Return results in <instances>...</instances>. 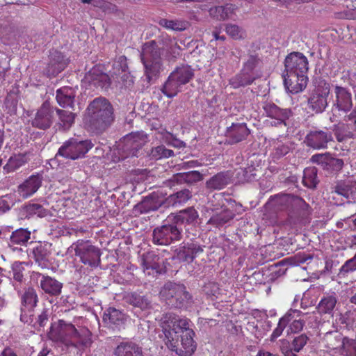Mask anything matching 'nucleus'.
<instances>
[{
    "label": "nucleus",
    "instance_id": "obj_1",
    "mask_svg": "<svg viewBox=\"0 0 356 356\" xmlns=\"http://www.w3.org/2000/svg\"><path fill=\"white\" fill-rule=\"evenodd\" d=\"M190 321L173 313H167L161 319L165 344L179 356H191L197 344L194 331L189 327Z\"/></svg>",
    "mask_w": 356,
    "mask_h": 356
},
{
    "label": "nucleus",
    "instance_id": "obj_2",
    "mask_svg": "<svg viewBox=\"0 0 356 356\" xmlns=\"http://www.w3.org/2000/svg\"><path fill=\"white\" fill-rule=\"evenodd\" d=\"M160 44L155 40L145 42L141 47L140 58L145 68V76L148 82L156 79L162 70V49L172 54H179V46L175 39L163 36Z\"/></svg>",
    "mask_w": 356,
    "mask_h": 356
},
{
    "label": "nucleus",
    "instance_id": "obj_3",
    "mask_svg": "<svg viewBox=\"0 0 356 356\" xmlns=\"http://www.w3.org/2000/svg\"><path fill=\"white\" fill-rule=\"evenodd\" d=\"M284 67L283 78L286 88L291 93L305 89L308 81L307 57L300 52H292L286 57Z\"/></svg>",
    "mask_w": 356,
    "mask_h": 356
},
{
    "label": "nucleus",
    "instance_id": "obj_4",
    "mask_svg": "<svg viewBox=\"0 0 356 356\" xmlns=\"http://www.w3.org/2000/svg\"><path fill=\"white\" fill-rule=\"evenodd\" d=\"M49 335L52 340L67 347H89L92 342V333L88 329L77 330L72 323L63 319L51 324Z\"/></svg>",
    "mask_w": 356,
    "mask_h": 356
},
{
    "label": "nucleus",
    "instance_id": "obj_5",
    "mask_svg": "<svg viewBox=\"0 0 356 356\" xmlns=\"http://www.w3.org/2000/svg\"><path fill=\"white\" fill-rule=\"evenodd\" d=\"M114 120L113 106L106 98H95L88 106L85 121L93 133H104Z\"/></svg>",
    "mask_w": 356,
    "mask_h": 356
},
{
    "label": "nucleus",
    "instance_id": "obj_6",
    "mask_svg": "<svg viewBox=\"0 0 356 356\" xmlns=\"http://www.w3.org/2000/svg\"><path fill=\"white\" fill-rule=\"evenodd\" d=\"M276 203L282 209L288 210V217L282 224L291 228L300 224L311 213L309 205L298 196L281 195L277 197Z\"/></svg>",
    "mask_w": 356,
    "mask_h": 356
},
{
    "label": "nucleus",
    "instance_id": "obj_7",
    "mask_svg": "<svg viewBox=\"0 0 356 356\" xmlns=\"http://www.w3.org/2000/svg\"><path fill=\"white\" fill-rule=\"evenodd\" d=\"M161 299L170 307H187L193 302V297L183 284L166 282L160 291Z\"/></svg>",
    "mask_w": 356,
    "mask_h": 356
},
{
    "label": "nucleus",
    "instance_id": "obj_8",
    "mask_svg": "<svg viewBox=\"0 0 356 356\" xmlns=\"http://www.w3.org/2000/svg\"><path fill=\"white\" fill-rule=\"evenodd\" d=\"M193 76V70L189 65L178 66L170 73L161 91L167 97L172 98L180 91V87L188 83Z\"/></svg>",
    "mask_w": 356,
    "mask_h": 356
},
{
    "label": "nucleus",
    "instance_id": "obj_9",
    "mask_svg": "<svg viewBox=\"0 0 356 356\" xmlns=\"http://www.w3.org/2000/svg\"><path fill=\"white\" fill-rule=\"evenodd\" d=\"M147 141V136L143 132L131 133L123 137L118 144L119 159L124 160L137 156V152Z\"/></svg>",
    "mask_w": 356,
    "mask_h": 356
},
{
    "label": "nucleus",
    "instance_id": "obj_10",
    "mask_svg": "<svg viewBox=\"0 0 356 356\" xmlns=\"http://www.w3.org/2000/svg\"><path fill=\"white\" fill-rule=\"evenodd\" d=\"M330 85L323 79L316 81L314 89L307 99L308 108L316 114L322 113L328 106Z\"/></svg>",
    "mask_w": 356,
    "mask_h": 356
},
{
    "label": "nucleus",
    "instance_id": "obj_11",
    "mask_svg": "<svg viewBox=\"0 0 356 356\" xmlns=\"http://www.w3.org/2000/svg\"><path fill=\"white\" fill-rule=\"evenodd\" d=\"M93 146L90 140H85L78 141L70 138L65 141L58 149L56 156H62L65 159L76 160L83 156Z\"/></svg>",
    "mask_w": 356,
    "mask_h": 356
},
{
    "label": "nucleus",
    "instance_id": "obj_12",
    "mask_svg": "<svg viewBox=\"0 0 356 356\" xmlns=\"http://www.w3.org/2000/svg\"><path fill=\"white\" fill-rule=\"evenodd\" d=\"M71 248L74 249L75 255L79 257L81 262L85 265L91 267L99 266L102 253L99 248L86 244L83 241L73 243Z\"/></svg>",
    "mask_w": 356,
    "mask_h": 356
},
{
    "label": "nucleus",
    "instance_id": "obj_13",
    "mask_svg": "<svg viewBox=\"0 0 356 356\" xmlns=\"http://www.w3.org/2000/svg\"><path fill=\"white\" fill-rule=\"evenodd\" d=\"M39 302V298L36 290L31 286L25 288L20 295L21 315L20 321L24 323L31 322V316L35 307Z\"/></svg>",
    "mask_w": 356,
    "mask_h": 356
},
{
    "label": "nucleus",
    "instance_id": "obj_14",
    "mask_svg": "<svg viewBox=\"0 0 356 356\" xmlns=\"http://www.w3.org/2000/svg\"><path fill=\"white\" fill-rule=\"evenodd\" d=\"M262 108L264 114L271 120L270 124L274 127H286V121L293 115L291 109L281 108L272 102H265Z\"/></svg>",
    "mask_w": 356,
    "mask_h": 356
},
{
    "label": "nucleus",
    "instance_id": "obj_15",
    "mask_svg": "<svg viewBox=\"0 0 356 356\" xmlns=\"http://www.w3.org/2000/svg\"><path fill=\"white\" fill-rule=\"evenodd\" d=\"M31 279L35 282L38 286L49 296L56 297L60 295L63 289V283L56 278L33 271Z\"/></svg>",
    "mask_w": 356,
    "mask_h": 356
},
{
    "label": "nucleus",
    "instance_id": "obj_16",
    "mask_svg": "<svg viewBox=\"0 0 356 356\" xmlns=\"http://www.w3.org/2000/svg\"><path fill=\"white\" fill-rule=\"evenodd\" d=\"M332 141V134L327 129L311 130L307 133L304 140L307 147L314 149H326L328 143Z\"/></svg>",
    "mask_w": 356,
    "mask_h": 356
},
{
    "label": "nucleus",
    "instance_id": "obj_17",
    "mask_svg": "<svg viewBox=\"0 0 356 356\" xmlns=\"http://www.w3.org/2000/svg\"><path fill=\"white\" fill-rule=\"evenodd\" d=\"M212 214L207 221V225H211L214 227L219 228L232 220L235 213L229 209L227 207L222 205L218 207L214 205L213 208H211Z\"/></svg>",
    "mask_w": 356,
    "mask_h": 356
},
{
    "label": "nucleus",
    "instance_id": "obj_18",
    "mask_svg": "<svg viewBox=\"0 0 356 356\" xmlns=\"http://www.w3.org/2000/svg\"><path fill=\"white\" fill-rule=\"evenodd\" d=\"M54 111L49 103L44 102L32 120V126L43 130L49 129L53 122Z\"/></svg>",
    "mask_w": 356,
    "mask_h": 356
},
{
    "label": "nucleus",
    "instance_id": "obj_19",
    "mask_svg": "<svg viewBox=\"0 0 356 356\" xmlns=\"http://www.w3.org/2000/svg\"><path fill=\"white\" fill-rule=\"evenodd\" d=\"M330 195L334 200L337 196L353 200L356 197V182L350 180L337 181L330 187Z\"/></svg>",
    "mask_w": 356,
    "mask_h": 356
},
{
    "label": "nucleus",
    "instance_id": "obj_20",
    "mask_svg": "<svg viewBox=\"0 0 356 356\" xmlns=\"http://www.w3.org/2000/svg\"><path fill=\"white\" fill-rule=\"evenodd\" d=\"M67 65L68 59L62 53L52 51L50 52L49 62L44 70V73L48 77L56 76L64 70Z\"/></svg>",
    "mask_w": 356,
    "mask_h": 356
},
{
    "label": "nucleus",
    "instance_id": "obj_21",
    "mask_svg": "<svg viewBox=\"0 0 356 356\" xmlns=\"http://www.w3.org/2000/svg\"><path fill=\"white\" fill-rule=\"evenodd\" d=\"M204 251L203 246L194 242L184 243L183 245L176 249L177 258L186 263H192L193 260Z\"/></svg>",
    "mask_w": 356,
    "mask_h": 356
},
{
    "label": "nucleus",
    "instance_id": "obj_22",
    "mask_svg": "<svg viewBox=\"0 0 356 356\" xmlns=\"http://www.w3.org/2000/svg\"><path fill=\"white\" fill-rule=\"evenodd\" d=\"M163 205L165 207V200L161 198L158 193H152L136 204L134 210L139 213H147L158 210Z\"/></svg>",
    "mask_w": 356,
    "mask_h": 356
},
{
    "label": "nucleus",
    "instance_id": "obj_23",
    "mask_svg": "<svg viewBox=\"0 0 356 356\" xmlns=\"http://www.w3.org/2000/svg\"><path fill=\"white\" fill-rule=\"evenodd\" d=\"M313 163L321 165L324 170L339 171L343 166V161L333 157L330 153L316 154L311 158Z\"/></svg>",
    "mask_w": 356,
    "mask_h": 356
},
{
    "label": "nucleus",
    "instance_id": "obj_24",
    "mask_svg": "<svg viewBox=\"0 0 356 356\" xmlns=\"http://www.w3.org/2000/svg\"><path fill=\"white\" fill-rule=\"evenodd\" d=\"M334 95V106L339 111H350L353 107L352 95L350 91L344 87L336 86Z\"/></svg>",
    "mask_w": 356,
    "mask_h": 356
},
{
    "label": "nucleus",
    "instance_id": "obj_25",
    "mask_svg": "<svg viewBox=\"0 0 356 356\" xmlns=\"http://www.w3.org/2000/svg\"><path fill=\"white\" fill-rule=\"evenodd\" d=\"M168 216L169 220H172L178 227H181L184 225H191L195 222L199 215L193 207H188L177 213H171Z\"/></svg>",
    "mask_w": 356,
    "mask_h": 356
},
{
    "label": "nucleus",
    "instance_id": "obj_26",
    "mask_svg": "<svg viewBox=\"0 0 356 356\" xmlns=\"http://www.w3.org/2000/svg\"><path fill=\"white\" fill-rule=\"evenodd\" d=\"M42 177L38 174L30 176L18 187V193L23 198L33 195L41 186Z\"/></svg>",
    "mask_w": 356,
    "mask_h": 356
},
{
    "label": "nucleus",
    "instance_id": "obj_27",
    "mask_svg": "<svg viewBox=\"0 0 356 356\" xmlns=\"http://www.w3.org/2000/svg\"><path fill=\"white\" fill-rule=\"evenodd\" d=\"M114 356H144L143 348L138 343L127 341L120 342L113 350Z\"/></svg>",
    "mask_w": 356,
    "mask_h": 356
},
{
    "label": "nucleus",
    "instance_id": "obj_28",
    "mask_svg": "<svg viewBox=\"0 0 356 356\" xmlns=\"http://www.w3.org/2000/svg\"><path fill=\"white\" fill-rule=\"evenodd\" d=\"M250 134V130L245 123H233L228 127L226 136L229 143L235 144L245 140Z\"/></svg>",
    "mask_w": 356,
    "mask_h": 356
},
{
    "label": "nucleus",
    "instance_id": "obj_29",
    "mask_svg": "<svg viewBox=\"0 0 356 356\" xmlns=\"http://www.w3.org/2000/svg\"><path fill=\"white\" fill-rule=\"evenodd\" d=\"M338 296L335 292L326 293L317 305V310L321 314L333 315L338 302Z\"/></svg>",
    "mask_w": 356,
    "mask_h": 356
},
{
    "label": "nucleus",
    "instance_id": "obj_30",
    "mask_svg": "<svg viewBox=\"0 0 356 356\" xmlns=\"http://www.w3.org/2000/svg\"><path fill=\"white\" fill-rule=\"evenodd\" d=\"M142 266L143 268L144 272L147 271V273L148 275L151 274V272L149 270H152L154 273V272L158 274L161 271V265L160 260L161 258L155 254L154 252H148L144 254L142 257Z\"/></svg>",
    "mask_w": 356,
    "mask_h": 356
},
{
    "label": "nucleus",
    "instance_id": "obj_31",
    "mask_svg": "<svg viewBox=\"0 0 356 356\" xmlns=\"http://www.w3.org/2000/svg\"><path fill=\"white\" fill-rule=\"evenodd\" d=\"M76 96L75 90L70 87H63L56 91V99L63 108H73Z\"/></svg>",
    "mask_w": 356,
    "mask_h": 356
},
{
    "label": "nucleus",
    "instance_id": "obj_32",
    "mask_svg": "<svg viewBox=\"0 0 356 356\" xmlns=\"http://www.w3.org/2000/svg\"><path fill=\"white\" fill-rule=\"evenodd\" d=\"M127 320L126 315L120 310L114 307H109L104 313L103 321L108 325L120 327Z\"/></svg>",
    "mask_w": 356,
    "mask_h": 356
},
{
    "label": "nucleus",
    "instance_id": "obj_33",
    "mask_svg": "<svg viewBox=\"0 0 356 356\" xmlns=\"http://www.w3.org/2000/svg\"><path fill=\"white\" fill-rule=\"evenodd\" d=\"M90 86L97 89H107L111 84L109 76L105 73H96L95 70L90 71L86 76Z\"/></svg>",
    "mask_w": 356,
    "mask_h": 356
},
{
    "label": "nucleus",
    "instance_id": "obj_34",
    "mask_svg": "<svg viewBox=\"0 0 356 356\" xmlns=\"http://www.w3.org/2000/svg\"><path fill=\"white\" fill-rule=\"evenodd\" d=\"M343 340H344V337L337 331L327 332L323 338L325 347L339 353H340L341 346H343Z\"/></svg>",
    "mask_w": 356,
    "mask_h": 356
},
{
    "label": "nucleus",
    "instance_id": "obj_35",
    "mask_svg": "<svg viewBox=\"0 0 356 356\" xmlns=\"http://www.w3.org/2000/svg\"><path fill=\"white\" fill-rule=\"evenodd\" d=\"M230 183V176L228 172H220L206 182V186L211 190H220Z\"/></svg>",
    "mask_w": 356,
    "mask_h": 356
},
{
    "label": "nucleus",
    "instance_id": "obj_36",
    "mask_svg": "<svg viewBox=\"0 0 356 356\" xmlns=\"http://www.w3.org/2000/svg\"><path fill=\"white\" fill-rule=\"evenodd\" d=\"M192 197L191 192L188 189L179 191L169 195L165 200V207H175L177 204L186 202Z\"/></svg>",
    "mask_w": 356,
    "mask_h": 356
},
{
    "label": "nucleus",
    "instance_id": "obj_37",
    "mask_svg": "<svg viewBox=\"0 0 356 356\" xmlns=\"http://www.w3.org/2000/svg\"><path fill=\"white\" fill-rule=\"evenodd\" d=\"M203 179V175L196 170L178 173L173 176L172 180L177 183L193 184Z\"/></svg>",
    "mask_w": 356,
    "mask_h": 356
},
{
    "label": "nucleus",
    "instance_id": "obj_38",
    "mask_svg": "<svg viewBox=\"0 0 356 356\" xmlns=\"http://www.w3.org/2000/svg\"><path fill=\"white\" fill-rule=\"evenodd\" d=\"M255 79L256 77L252 73L248 72V70H245V69L243 68L238 74L236 75L231 79L230 83L234 88H236L250 85Z\"/></svg>",
    "mask_w": 356,
    "mask_h": 356
},
{
    "label": "nucleus",
    "instance_id": "obj_39",
    "mask_svg": "<svg viewBox=\"0 0 356 356\" xmlns=\"http://www.w3.org/2000/svg\"><path fill=\"white\" fill-rule=\"evenodd\" d=\"M31 238V232L26 229H17L14 231L10 237L9 246L14 245H26Z\"/></svg>",
    "mask_w": 356,
    "mask_h": 356
},
{
    "label": "nucleus",
    "instance_id": "obj_40",
    "mask_svg": "<svg viewBox=\"0 0 356 356\" xmlns=\"http://www.w3.org/2000/svg\"><path fill=\"white\" fill-rule=\"evenodd\" d=\"M59 122L58 123L59 129L63 131L68 130L74 122L75 113L61 109H56Z\"/></svg>",
    "mask_w": 356,
    "mask_h": 356
},
{
    "label": "nucleus",
    "instance_id": "obj_41",
    "mask_svg": "<svg viewBox=\"0 0 356 356\" xmlns=\"http://www.w3.org/2000/svg\"><path fill=\"white\" fill-rule=\"evenodd\" d=\"M233 10L232 5H226L212 7L209 9V13L211 17L219 21H224L230 17Z\"/></svg>",
    "mask_w": 356,
    "mask_h": 356
},
{
    "label": "nucleus",
    "instance_id": "obj_42",
    "mask_svg": "<svg viewBox=\"0 0 356 356\" xmlns=\"http://www.w3.org/2000/svg\"><path fill=\"white\" fill-rule=\"evenodd\" d=\"M127 303L141 309H146L150 306V301L145 296L136 293H130L125 296Z\"/></svg>",
    "mask_w": 356,
    "mask_h": 356
},
{
    "label": "nucleus",
    "instance_id": "obj_43",
    "mask_svg": "<svg viewBox=\"0 0 356 356\" xmlns=\"http://www.w3.org/2000/svg\"><path fill=\"white\" fill-rule=\"evenodd\" d=\"M163 225L171 243L179 241L182 238V227H178L172 220H169V216Z\"/></svg>",
    "mask_w": 356,
    "mask_h": 356
},
{
    "label": "nucleus",
    "instance_id": "obj_44",
    "mask_svg": "<svg viewBox=\"0 0 356 356\" xmlns=\"http://www.w3.org/2000/svg\"><path fill=\"white\" fill-rule=\"evenodd\" d=\"M127 70H128L127 58L124 56H120L114 60L110 73L111 77L115 79H118V76H120Z\"/></svg>",
    "mask_w": 356,
    "mask_h": 356
},
{
    "label": "nucleus",
    "instance_id": "obj_45",
    "mask_svg": "<svg viewBox=\"0 0 356 356\" xmlns=\"http://www.w3.org/2000/svg\"><path fill=\"white\" fill-rule=\"evenodd\" d=\"M319 180L317 177V169L315 168H307L304 170L302 183L309 188H315Z\"/></svg>",
    "mask_w": 356,
    "mask_h": 356
},
{
    "label": "nucleus",
    "instance_id": "obj_46",
    "mask_svg": "<svg viewBox=\"0 0 356 356\" xmlns=\"http://www.w3.org/2000/svg\"><path fill=\"white\" fill-rule=\"evenodd\" d=\"M33 253L35 262L42 269L49 268V252L43 246L37 247L33 250Z\"/></svg>",
    "mask_w": 356,
    "mask_h": 356
},
{
    "label": "nucleus",
    "instance_id": "obj_47",
    "mask_svg": "<svg viewBox=\"0 0 356 356\" xmlns=\"http://www.w3.org/2000/svg\"><path fill=\"white\" fill-rule=\"evenodd\" d=\"M152 237L153 243L156 245H168L172 243L163 225L153 230Z\"/></svg>",
    "mask_w": 356,
    "mask_h": 356
},
{
    "label": "nucleus",
    "instance_id": "obj_48",
    "mask_svg": "<svg viewBox=\"0 0 356 356\" xmlns=\"http://www.w3.org/2000/svg\"><path fill=\"white\" fill-rule=\"evenodd\" d=\"M26 162L27 159L25 155L15 154L8 159L4 169L7 172H13L24 165Z\"/></svg>",
    "mask_w": 356,
    "mask_h": 356
},
{
    "label": "nucleus",
    "instance_id": "obj_49",
    "mask_svg": "<svg viewBox=\"0 0 356 356\" xmlns=\"http://www.w3.org/2000/svg\"><path fill=\"white\" fill-rule=\"evenodd\" d=\"M159 25L168 29L181 31L187 28V22L181 20H170L167 19H161Z\"/></svg>",
    "mask_w": 356,
    "mask_h": 356
},
{
    "label": "nucleus",
    "instance_id": "obj_50",
    "mask_svg": "<svg viewBox=\"0 0 356 356\" xmlns=\"http://www.w3.org/2000/svg\"><path fill=\"white\" fill-rule=\"evenodd\" d=\"M149 156L152 159L159 160L174 156V152L167 149L164 145H159L152 149Z\"/></svg>",
    "mask_w": 356,
    "mask_h": 356
},
{
    "label": "nucleus",
    "instance_id": "obj_51",
    "mask_svg": "<svg viewBox=\"0 0 356 356\" xmlns=\"http://www.w3.org/2000/svg\"><path fill=\"white\" fill-rule=\"evenodd\" d=\"M355 271H356V254L353 258L347 260L342 265L339 269L338 277L339 278H345Z\"/></svg>",
    "mask_w": 356,
    "mask_h": 356
},
{
    "label": "nucleus",
    "instance_id": "obj_52",
    "mask_svg": "<svg viewBox=\"0 0 356 356\" xmlns=\"http://www.w3.org/2000/svg\"><path fill=\"white\" fill-rule=\"evenodd\" d=\"M309 338L306 334H300L294 337L291 342V351L298 353L307 343Z\"/></svg>",
    "mask_w": 356,
    "mask_h": 356
},
{
    "label": "nucleus",
    "instance_id": "obj_53",
    "mask_svg": "<svg viewBox=\"0 0 356 356\" xmlns=\"http://www.w3.org/2000/svg\"><path fill=\"white\" fill-rule=\"evenodd\" d=\"M354 350H356V341L344 337L340 354L346 356H352Z\"/></svg>",
    "mask_w": 356,
    "mask_h": 356
},
{
    "label": "nucleus",
    "instance_id": "obj_54",
    "mask_svg": "<svg viewBox=\"0 0 356 356\" xmlns=\"http://www.w3.org/2000/svg\"><path fill=\"white\" fill-rule=\"evenodd\" d=\"M26 211L31 215H37L40 218H43L49 214V211L40 204L33 203L26 206Z\"/></svg>",
    "mask_w": 356,
    "mask_h": 356
},
{
    "label": "nucleus",
    "instance_id": "obj_55",
    "mask_svg": "<svg viewBox=\"0 0 356 356\" xmlns=\"http://www.w3.org/2000/svg\"><path fill=\"white\" fill-rule=\"evenodd\" d=\"M304 316L305 314H303L301 311L291 309L286 313L284 316L280 319V321L287 325L298 317Z\"/></svg>",
    "mask_w": 356,
    "mask_h": 356
},
{
    "label": "nucleus",
    "instance_id": "obj_56",
    "mask_svg": "<svg viewBox=\"0 0 356 356\" xmlns=\"http://www.w3.org/2000/svg\"><path fill=\"white\" fill-rule=\"evenodd\" d=\"M261 60L257 55H250L248 59L245 63L243 68L248 72L252 73L253 70L259 67Z\"/></svg>",
    "mask_w": 356,
    "mask_h": 356
},
{
    "label": "nucleus",
    "instance_id": "obj_57",
    "mask_svg": "<svg viewBox=\"0 0 356 356\" xmlns=\"http://www.w3.org/2000/svg\"><path fill=\"white\" fill-rule=\"evenodd\" d=\"M204 293L211 297H217L220 294V288L218 283L214 282H209L203 286Z\"/></svg>",
    "mask_w": 356,
    "mask_h": 356
},
{
    "label": "nucleus",
    "instance_id": "obj_58",
    "mask_svg": "<svg viewBox=\"0 0 356 356\" xmlns=\"http://www.w3.org/2000/svg\"><path fill=\"white\" fill-rule=\"evenodd\" d=\"M24 263L20 261H15L12 265V270L13 272V279L19 282H22L24 278L23 272L24 268Z\"/></svg>",
    "mask_w": 356,
    "mask_h": 356
},
{
    "label": "nucleus",
    "instance_id": "obj_59",
    "mask_svg": "<svg viewBox=\"0 0 356 356\" xmlns=\"http://www.w3.org/2000/svg\"><path fill=\"white\" fill-rule=\"evenodd\" d=\"M118 83L126 88H130L134 86V77L130 74L128 70L122 73L120 76H118V79H116Z\"/></svg>",
    "mask_w": 356,
    "mask_h": 356
},
{
    "label": "nucleus",
    "instance_id": "obj_60",
    "mask_svg": "<svg viewBox=\"0 0 356 356\" xmlns=\"http://www.w3.org/2000/svg\"><path fill=\"white\" fill-rule=\"evenodd\" d=\"M225 31L230 37L235 40L243 37V30L236 24H227L225 26Z\"/></svg>",
    "mask_w": 356,
    "mask_h": 356
},
{
    "label": "nucleus",
    "instance_id": "obj_61",
    "mask_svg": "<svg viewBox=\"0 0 356 356\" xmlns=\"http://www.w3.org/2000/svg\"><path fill=\"white\" fill-rule=\"evenodd\" d=\"M302 317H298L289 324V330L291 332L298 333L302 330L305 325V321Z\"/></svg>",
    "mask_w": 356,
    "mask_h": 356
},
{
    "label": "nucleus",
    "instance_id": "obj_62",
    "mask_svg": "<svg viewBox=\"0 0 356 356\" xmlns=\"http://www.w3.org/2000/svg\"><path fill=\"white\" fill-rule=\"evenodd\" d=\"M95 6H101L104 8V10L110 13H120L118 6L109 2H104L102 0H99Z\"/></svg>",
    "mask_w": 356,
    "mask_h": 356
},
{
    "label": "nucleus",
    "instance_id": "obj_63",
    "mask_svg": "<svg viewBox=\"0 0 356 356\" xmlns=\"http://www.w3.org/2000/svg\"><path fill=\"white\" fill-rule=\"evenodd\" d=\"M345 127V125L344 124H342V125H339V124H335L334 125V129L333 131H334V135L336 136V138L337 140V141L339 142H342L345 138H352L353 136V134L352 133L349 132L348 134H346V135H343L341 133V131L342 129H343Z\"/></svg>",
    "mask_w": 356,
    "mask_h": 356
},
{
    "label": "nucleus",
    "instance_id": "obj_64",
    "mask_svg": "<svg viewBox=\"0 0 356 356\" xmlns=\"http://www.w3.org/2000/svg\"><path fill=\"white\" fill-rule=\"evenodd\" d=\"M13 205V201L10 197L8 196H3L0 198V213H5L10 210L11 207Z\"/></svg>",
    "mask_w": 356,
    "mask_h": 356
}]
</instances>
